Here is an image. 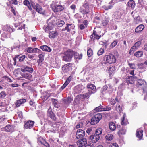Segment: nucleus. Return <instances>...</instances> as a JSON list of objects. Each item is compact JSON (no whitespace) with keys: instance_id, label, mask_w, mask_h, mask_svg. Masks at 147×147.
Wrapping results in <instances>:
<instances>
[{"instance_id":"nucleus-1","label":"nucleus","mask_w":147,"mask_h":147,"mask_svg":"<svg viewBox=\"0 0 147 147\" xmlns=\"http://www.w3.org/2000/svg\"><path fill=\"white\" fill-rule=\"evenodd\" d=\"M116 59L114 56L112 54L106 55L105 56L103 61L101 62L103 66L108 65L109 64L115 63Z\"/></svg>"},{"instance_id":"nucleus-2","label":"nucleus","mask_w":147,"mask_h":147,"mask_svg":"<svg viewBox=\"0 0 147 147\" xmlns=\"http://www.w3.org/2000/svg\"><path fill=\"white\" fill-rule=\"evenodd\" d=\"M74 54V52L70 50L66 51L63 53L64 55L63 57V60L65 61H70Z\"/></svg>"},{"instance_id":"nucleus-3","label":"nucleus","mask_w":147,"mask_h":147,"mask_svg":"<svg viewBox=\"0 0 147 147\" xmlns=\"http://www.w3.org/2000/svg\"><path fill=\"white\" fill-rule=\"evenodd\" d=\"M88 3H85L79 9V12L82 14L85 15L88 13L89 12Z\"/></svg>"},{"instance_id":"nucleus-4","label":"nucleus","mask_w":147,"mask_h":147,"mask_svg":"<svg viewBox=\"0 0 147 147\" xmlns=\"http://www.w3.org/2000/svg\"><path fill=\"white\" fill-rule=\"evenodd\" d=\"M102 115L100 113H98L95 115L91 119L90 124L94 125L98 123L102 119Z\"/></svg>"},{"instance_id":"nucleus-5","label":"nucleus","mask_w":147,"mask_h":147,"mask_svg":"<svg viewBox=\"0 0 147 147\" xmlns=\"http://www.w3.org/2000/svg\"><path fill=\"white\" fill-rule=\"evenodd\" d=\"M136 85L138 87L141 86L143 89L144 92H145L146 90H147V85L146 82L143 80L138 79Z\"/></svg>"},{"instance_id":"nucleus-6","label":"nucleus","mask_w":147,"mask_h":147,"mask_svg":"<svg viewBox=\"0 0 147 147\" xmlns=\"http://www.w3.org/2000/svg\"><path fill=\"white\" fill-rule=\"evenodd\" d=\"M101 35H99L98 34L96 31L93 30L92 34L90 36V41L94 42L95 40H98L101 38Z\"/></svg>"},{"instance_id":"nucleus-7","label":"nucleus","mask_w":147,"mask_h":147,"mask_svg":"<svg viewBox=\"0 0 147 147\" xmlns=\"http://www.w3.org/2000/svg\"><path fill=\"white\" fill-rule=\"evenodd\" d=\"M51 8L54 12H60L63 9L62 6L58 5L56 4H52L51 5Z\"/></svg>"},{"instance_id":"nucleus-8","label":"nucleus","mask_w":147,"mask_h":147,"mask_svg":"<svg viewBox=\"0 0 147 147\" xmlns=\"http://www.w3.org/2000/svg\"><path fill=\"white\" fill-rule=\"evenodd\" d=\"M77 145L79 147H82L85 146L87 143L86 139L85 138L80 139L77 142Z\"/></svg>"},{"instance_id":"nucleus-9","label":"nucleus","mask_w":147,"mask_h":147,"mask_svg":"<svg viewBox=\"0 0 147 147\" xmlns=\"http://www.w3.org/2000/svg\"><path fill=\"white\" fill-rule=\"evenodd\" d=\"M85 131L81 129H78L76 135V138L78 139L82 138L85 136Z\"/></svg>"},{"instance_id":"nucleus-10","label":"nucleus","mask_w":147,"mask_h":147,"mask_svg":"<svg viewBox=\"0 0 147 147\" xmlns=\"http://www.w3.org/2000/svg\"><path fill=\"white\" fill-rule=\"evenodd\" d=\"M34 123V121L29 120L25 123L24 127L25 129H31L33 127Z\"/></svg>"},{"instance_id":"nucleus-11","label":"nucleus","mask_w":147,"mask_h":147,"mask_svg":"<svg viewBox=\"0 0 147 147\" xmlns=\"http://www.w3.org/2000/svg\"><path fill=\"white\" fill-rule=\"evenodd\" d=\"M47 115L48 117H49L53 120H54L55 119V115L52 111V109L50 106L47 111Z\"/></svg>"},{"instance_id":"nucleus-12","label":"nucleus","mask_w":147,"mask_h":147,"mask_svg":"<svg viewBox=\"0 0 147 147\" xmlns=\"http://www.w3.org/2000/svg\"><path fill=\"white\" fill-rule=\"evenodd\" d=\"M53 25H57L59 26H62L64 24L65 22L63 20L59 19H56L53 20Z\"/></svg>"},{"instance_id":"nucleus-13","label":"nucleus","mask_w":147,"mask_h":147,"mask_svg":"<svg viewBox=\"0 0 147 147\" xmlns=\"http://www.w3.org/2000/svg\"><path fill=\"white\" fill-rule=\"evenodd\" d=\"M100 138V136H97L94 134L90 136L89 139L91 140L92 143H95L99 140Z\"/></svg>"},{"instance_id":"nucleus-14","label":"nucleus","mask_w":147,"mask_h":147,"mask_svg":"<svg viewBox=\"0 0 147 147\" xmlns=\"http://www.w3.org/2000/svg\"><path fill=\"white\" fill-rule=\"evenodd\" d=\"M33 8L35 9L38 13L40 14L43 13L42 8V7L38 4H33L32 5Z\"/></svg>"},{"instance_id":"nucleus-15","label":"nucleus","mask_w":147,"mask_h":147,"mask_svg":"<svg viewBox=\"0 0 147 147\" xmlns=\"http://www.w3.org/2000/svg\"><path fill=\"white\" fill-rule=\"evenodd\" d=\"M121 71L123 73H125L126 74H128L129 73L130 74L134 76V70H130L129 68H123L121 69Z\"/></svg>"},{"instance_id":"nucleus-16","label":"nucleus","mask_w":147,"mask_h":147,"mask_svg":"<svg viewBox=\"0 0 147 147\" xmlns=\"http://www.w3.org/2000/svg\"><path fill=\"white\" fill-rule=\"evenodd\" d=\"M74 24H67V26L64 28L62 29V31H67V32H70L71 30H73L74 28Z\"/></svg>"},{"instance_id":"nucleus-17","label":"nucleus","mask_w":147,"mask_h":147,"mask_svg":"<svg viewBox=\"0 0 147 147\" xmlns=\"http://www.w3.org/2000/svg\"><path fill=\"white\" fill-rule=\"evenodd\" d=\"M58 35V32L56 31L49 32V37L51 39L56 38Z\"/></svg>"},{"instance_id":"nucleus-18","label":"nucleus","mask_w":147,"mask_h":147,"mask_svg":"<svg viewBox=\"0 0 147 147\" xmlns=\"http://www.w3.org/2000/svg\"><path fill=\"white\" fill-rule=\"evenodd\" d=\"M54 25H53V23H49L47 26H45L43 28L46 32H49L50 30L52 29Z\"/></svg>"},{"instance_id":"nucleus-19","label":"nucleus","mask_w":147,"mask_h":147,"mask_svg":"<svg viewBox=\"0 0 147 147\" xmlns=\"http://www.w3.org/2000/svg\"><path fill=\"white\" fill-rule=\"evenodd\" d=\"M14 26L16 28H18V30H22L25 28V24H22V22H19L18 23L14 24Z\"/></svg>"},{"instance_id":"nucleus-20","label":"nucleus","mask_w":147,"mask_h":147,"mask_svg":"<svg viewBox=\"0 0 147 147\" xmlns=\"http://www.w3.org/2000/svg\"><path fill=\"white\" fill-rule=\"evenodd\" d=\"M126 117V114L124 113L121 119V124L122 125H126L128 123L127 120L125 119Z\"/></svg>"},{"instance_id":"nucleus-21","label":"nucleus","mask_w":147,"mask_h":147,"mask_svg":"<svg viewBox=\"0 0 147 147\" xmlns=\"http://www.w3.org/2000/svg\"><path fill=\"white\" fill-rule=\"evenodd\" d=\"M143 132V131L140 128L138 129L137 130L136 133V136L140 140L142 138Z\"/></svg>"},{"instance_id":"nucleus-22","label":"nucleus","mask_w":147,"mask_h":147,"mask_svg":"<svg viewBox=\"0 0 147 147\" xmlns=\"http://www.w3.org/2000/svg\"><path fill=\"white\" fill-rule=\"evenodd\" d=\"M26 102V100L22 99L18 100L15 103V105L17 107H20L21 105L24 103Z\"/></svg>"},{"instance_id":"nucleus-23","label":"nucleus","mask_w":147,"mask_h":147,"mask_svg":"<svg viewBox=\"0 0 147 147\" xmlns=\"http://www.w3.org/2000/svg\"><path fill=\"white\" fill-rule=\"evenodd\" d=\"M21 71L23 72H24L26 71H27L29 73H32L33 71V69L32 67H29L26 66H24V69H21Z\"/></svg>"},{"instance_id":"nucleus-24","label":"nucleus","mask_w":147,"mask_h":147,"mask_svg":"<svg viewBox=\"0 0 147 147\" xmlns=\"http://www.w3.org/2000/svg\"><path fill=\"white\" fill-rule=\"evenodd\" d=\"M87 87L89 89V90H92V92H96V87L94 85L89 83L87 84Z\"/></svg>"},{"instance_id":"nucleus-25","label":"nucleus","mask_w":147,"mask_h":147,"mask_svg":"<svg viewBox=\"0 0 147 147\" xmlns=\"http://www.w3.org/2000/svg\"><path fill=\"white\" fill-rule=\"evenodd\" d=\"M144 28L143 24H140L135 29V32L136 33H139L142 31Z\"/></svg>"},{"instance_id":"nucleus-26","label":"nucleus","mask_w":147,"mask_h":147,"mask_svg":"<svg viewBox=\"0 0 147 147\" xmlns=\"http://www.w3.org/2000/svg\"><path fill=\"white\" fill-rule=\"evenodd\" d=\"M45 54L44 53L40 54L38 55L39 59L37 61V62L38 65L41 63L44 60Z\"/></svg>"},{"instance_id":"nucleus-27","label":"nucleus","mask_w":147,"mask_h":147,"mask_svg":"<svg viewBox=\"0 0 147 147\" xmlns=\"http://www.w3.org/2000/svg\"><path fill=\"white\" fill-rule=\"evenodd\" d=\"M51 100L55 107L56 108H58L60 107V104L56 99L52 98Z\"/></svg>"},{"instance_id":"nucleus-28","label":"nucleus","mask_w":147,"mask_h":147,"mask_svg":"<svg viewBox=\"0 0 147 147\" xmlns=\"http://www.w3.org/2000/svg\"><path fill=\"white\" fill-rule=\"evenodd\" d=\"M141 44V42L140 40L136 42L132 47V49H134L135 50L138 49L140 47Z\"/></svg>"},{"instance_id":"nucleus-29","label":"nucleus","mask_w":147,"mask_h":147,"mask_svg":"<svg viewBox=\"0 0 147 147\" xmlns=\"http://www.w3.org/2000/svg\"><path fill=\"white\" fill-rule=\"evenodd\" d=\"M127 6L131 9H133L135 6L134 1L133 0H130L127 3Z\"/></svg>"},{"instance_id":"nucleus-30","label":"nucleus","mask_w":147,"mask_h":147,"mask_svg":"<svg viewBox=\"0 0 147 147\" xmlns=\"http://www.w3.org/2000/svg\"><path fill=\"white\" fill-rule=\"evenodd\" d=\"M40 48L44 51L50 52L51 51V49L47 45L40 46Z\"/></svg>"},{"instance_id":"nucleus-31","label":"nucleus","mask_w":147,"mask_h":147,"mask_svg":"<svg viewBox=\"0 0 147 147\" xmlns=\"http://www.w3.org/2000/svg\"><path fill=\"white\" fill-rule=\"evenodd\" d=\"M109 129L111 131H113L115 129L116 125L114 123L109 122Z\"/></svg>"},{"instance_id":"nucleus-32","label":"nucleus","mask_w":147,"mask_h":147,"mask_svg":"<svg viewBox=\"0 0 147 147\" xmlns=\"http://www.w3.org/2000/svg\"><path fill=\"white\" fill-rule=\"evenodd\" d=\"M22 76L24 78L29 80H31L32 77V75L30 74H23Z\"/></svg>"},{"instance_id":"nucleus-33","label":"nucleus","mask_w":147,"mask_h":147,"mask_svg":"<svg viewBox=\"0 0 147 147\" xmlns=\"http://www.w3.org/2000/svg\"><path fill=\"white\" fill-rule=\"evenodd\" d=\"M5 129L7 132L12 131L13 128L12 126L10 125H7L5 127Z\"/></svg>"},{"instance_id":"nucleus-34","label":"nucleus","mask_w":147,"mask_h":147,"mask_svg":"<svg viewBox=\"0 0 147 147\" xmlns=\"http://www.w3.org/2000/svg\"><path fill=\"white\" fill-rule=\"evenodd\" d=\"M126 132V128L125 127H122L119 131L118 134L119 135L125 134Z\"/></svg>"},{"instance_id":"nucleus-35","label":"nucleus","mask_w":147,"mask_h":147,"mask_svg":"<svg viewBox=\"0 0 147 147\" xmlns=\"http://www.w3.org/2000/svg\"><path fill=\"white\" fill-rule=\"evenodd\" d=\"M119 102V101L117 98L116 97L115 99L111 98L109 101V103L111 105H115L116 102Z\"/></svg>"},{"instance_id":"nucleus-36","label":"nucleus","mask_w":147,"mask_h":147,"mask_svg":"<svg viewBox=\"0 0 147 147\" xmlns=\"http://www.w3.org/2000/svg\"><path fill=\"white\" fill-rule=\"evenodd\" d=\"M113 136L111 134H108L105 136V139L107 141H109L112 140L113 139Z\"/></svg>"},{"instance_id":"nucleus-37","label":"nucleus","mask_w":147,"mask_h":147,"mask_svg":"<svg viewBox=\"0 0 147 147\" xmlns=\"http://www.w3.org/2000/svg\"><path fill=\"white\" fill-rule=\"evenodd\" d=\"M5 27L6 29L5 30L7 32H12L14 31L12 27H10L9 25H7Z\"/></svg>"},{"instance_id":"nucleus-38","label":"nucleus","mask_w":147,"mask_h":147,"mask_svg":"<svg viewBox=\"0 0 147 147\" xmlns=\"http://www.w3.org/2000/svg\"><path fill=\"white\" fill-rule=\"evenodd\" d=\"M102 129L101 128H98L95 131V133L94 134L96 135L100 136L102 133Z\"/></svg>"},{"instance_id":"nucleus-39","label":"nucleus","mask_w":147,"mask_h":147,"mask_svg":"<svg viewBox=\"0 0 147 147\" xmlns=\"http://www.w3.org/2000/svg\"><path fill=\"white\" fill-rule=\"evenodd\" d=\"M94 93L95 92H93L92 91H91L87 93L84 94V98H88L91 94Z\"/></svg>"},{"instance_id":"nucleus-40","label":"nucleus","mask_w":147,"mask_h":147,"mask_svg":"<svg viewBox=\"0 0 147 147\" xmlns=\"http://www.w3.org/2000/svg\"><path fill=\"white\" fill-rule=\"evenodd\" d=\"M143 55V53L142 51H138L136 52L134 54V55L138 57H141Z\"/></svg>"},{"instance_id":"nucleus-41","label":"nucleus","mask_w":147,"mask_h":147,"mask_svg":"<svg viewBox=\"0 0 147 147\" xmlns=\"http://www.w3.org/2000/svg\"><path fill=\"white\" fill-rule=\"evenodd\" d=\"M121 15L119 12H117L114 13V14L113 17L114 18L117 19H118L121 17Z\"/></svg>"},{"instance_id":"nucleus-42","label":"nucleus","mask_w":147,"mask_h":147,"mask_svg":"<svg viewBox=\"0 0 147 147\" xmlns=\"http://www.w3.org/2000/svg\"><path fill=\"white\" fill-rule=\"evenodd\" d=\"M115 109L117 111L119 112H121L122 111V107L118 103L116 104Z\"/></svg>"},{"instance_id":"nucleus-43","label":"nucleus","mask_w":147,"mask_h":147,"mask_svg":"<svg viewBox=\"0 0 147 147\" xmlns=\"http://www.w3.org/2000/svg\"><path fill=\"white\" fill-rule=\"evenodd\" d=\"M24 5L27 6L29 10H32V8L30 7V4L28 0H25L24 2Z\"/></svg>"},{"instance_id":"nucleus-44","label":"nucleus","mask_w":147,"mask_h":147,"mask_svg":"<svg viewBox=\"0 0 147 147\" xmlns=\"http://www.w3.org/2000/svg\"><path fill=\"white\" fill-rule=\"evenodd\" d=\"M135 12H134V11H133L131 13V14L133 15L132 16L133 18H134V20H136V22H138L140 20V17L138 16H135L134 15V13L135 14Z\"/></svg>"},{"instance_id":"nucleus-45","label":"nucleus","mask_w":147,"mask_h":147,"mask_svg":"<svg viewBox=\"0 0 147 147\" xmlns=\"http://www.w3.org/2000/svg\"><path fill=\"white\" fill-rule=\"evenodd\" d=\"M82 86V85H80L77 87V89L76 90V92H77L78 93H79L81 92L82 89V88H83Z\"/></svg>"},{"instance_id":"nucleus-46","label":"nucleus","mask_w":147,"mask_h":147,"mask_svg":"<svg viewBox=\"0 0 147 147\" xmlns=\"http://www.w3.org/2000/svg\"><path fill=\"white\" fill-rule=\"evenodd\" d=\"M103 106L100 105V106L96 108L94 110L97 112H100L103 111Z\"/></svg>"},{"instance_id":"nucleus-47","label":"nucleus","mask_w":147,"mask_h":147,"mask_svg":"<svg viewBox=\"0 0 147 147\" xmlns=\"http://www.w3.org/2000/svg\"><path fill=\"white\" fill-rule=\"evenodd\" d=\"M73 100V99L71 97H68L65 100V102L67 104H69Z\"/></svg>"},{"instance_id":"nucleus-48","label":"nucleus","mask_w":147,"mask_h":147,"mask_svg":"<svg viewBox=\"0 0 147 147\" xmlns=\"http://www.w3.org/2000/svg\"><path fill=\"white\" fill-rule=\"evenodd\" d=\"M72 65L71 63H69L66 64L63 67V68L67 70L69 67H70Z\"/></svg>"},{"instance_id":"nucleus-49","label":"nucleus","mask_w":147,"mask_h":147,"mask_svg":"<svg viewBox=\"0 0 147 147\" xmlns=\"http://www.w3.org/2000/svg\"><path fill=\"white\" fill-rule=\"evenodd\" d=\"M41 52V51L37 48H33V53H40Z\"/></svg>"},{"instance_id":"nucleus-50","label":"nucleus","mask_w":147,"mask_h":147,"mask_svg":"<svg viewBox=\"0 0 147 147\" xmlns=\"http://www.w3.org/2000/svg\"><path fill=\"white\" fill-rule=\"evenodd\" d=\"M93 55V51L90 48L87 51V55L88 57H90Z\"/></svg>"},{"instance_id":"nucleus-51","label":"nucleus","mask_w":147,"mask_h":147,"mask_svg":"<svg viewBox=\"0 0 147 147\" xmlns=\"http://www.w3.org/2000/svg\"><path fill=\"white\" fill-rule=\"evenodd\" d=\"M137 65L138 67L137 69H144V64L142 63L137 64Z\"/></svg>"},{"instance_id":"nucleus-52","label":"nucleus","mask_w":147,"mask_h":147,"mask_svg":"<svg viewBox=\"0 0 147 147\" xmlns=\"http://www.w3.org/2000/svg\"><path fill=\"white\" fill-rule=\"evenodd\" d=\"M128 65L130 69H136L135 64L131 63H128Z\"/></svg>"},{"instance_id":"nucleus-53","label":"nucleus","mask_w":147,"mask_h":147,"mask_svg":"<svg viewBox=\"0 0 147 147\" xmlns=\"http://www.w3.org/2000/svg\"><path fill=\"white\" fill-rule=\"evenodd\" d=\"M115 70V67L114 66L110 67L108 69V71L110 73H113Z\"/></svg>"},{"instance_id":"nucleus-54","label":"nucleus","mask_w":147,"mask_h":147,"mask_svg":"<svg viewBox=\"0 0 147 147\" xmlns=\"http://www.w3.org/2000/svg\"><path fill=\"white\" fill-rule=\"evenodd\" d=\"M118 43V41L117 40H114V41L111 44L110 46L112 47H115L117 45Z\"/></svg>"},{"instance_id":"nucleus-55","label":"nucleus","mask_w":147,"mask_h":147,"mask_svg":"<svg viewBox=\"0 0 147 147\" xmlns=\"http://www.w3.org/2000/svg\"><path fill=\"white\" fill-rule=\"evenodd\" d=\"M111 109L110 107L106 106V107H103V111H109Z\"/></svg>"},{"instance_id":"nucleus-56","label":"nucleus","mask_w":147,"mask_h":147,"mask_svg":"<svg viewBox=\"0 0 147 147\" xmlns=\"http://www.w3.org/2000/svg\"><path fill=\"white\" fill-rule=\"evenodd\" d=\"M44 140H43L42 138H39L38 140V143L39 144H43Z\"/></svg>"},{"instance_id":"nucleus-57","label":"nucleus","mask_w":147,"mask_h":147,"mask_svg":"<svg viewBox=\"0 0 147 147\" xmlns=\"http://www.w3.org/2000/svg\"><path fill=\"white\" fill-rule=\"evenodd\" d=\"M104 49H103L101 48L98 51L97 54L99 56L102 55L104 53Z\"/></svg>"},{"instance_id":"nucleus-58","label":"nucleus","mask_w":147,"mask_h":147,"mask_svg":"<svg viewBox=\"0 0 147 147\" xmlns=\"http://www.w3.org/2000/svg\"><path fill=\"white\" fill-rule=\"evenodd\" d=\"M107 88L108 86H107L106 85L104 86L101 89V92L102 93L105 91L107 90Z\"/></svg>"},{"instance_id":"nucleus-59","label":"nucleus","mask_w":147,"mask_h":147,"mask_svg":"<svg viewBox=\"0 0 147 147\" xmlns=\"http://www.w3.org/2000/svg\"><path fill=\"white\" fill-rule=\"evenodd\" d=\"M33 48L32 47H28L27 49V51L29 53H32L33 52Z\"/></svg>"},{"instance_id":"nucleus-60","label":"nucleus","mask_w":147,"mask_h":147,"mask_svg":"<svg viewBox=\"0 0 147 147\" xmlns=\"http://www.w3.org/2000/svg\"><path fill=\"white\" fill-rule=\"evenodd\" d=\"M6 95V94L4 91L0 93V98L5 97Z\"/></svg>"},{"instance_id":"nucleus-61","label":"nucleus","mask_w":147,"mask_h":147,"mask_svg":"<svg viewBox=\"0 0 147 147\" xmlns=\"http://www.w3.org/2000/svg\"><path fill=\"white\" fill-rule=\"evenodd\" d=\"M138 3L142 7L144 6L145 2L143 0H138Z\"/></svg>"},{"instance_id":"nucleus-62","label":"nucleus","mask_w":147,"mask_h":147,"mask_svg":"<svg viewBox=\"0 0 147 147\" xmlns=\"http://www.w3.org/2000/svg\"><path fill=\"white\" fill-rule=\"evenodd\" d=\"M26 57L25 55H24L21 56L19 59V60L21 62L24 60Z\"/></svg>"},{"instance_id":"nucleus-63","label":"nucleus","mask_w":147,"mask_h":147,"mask_svg":"<svg viewBox=\"0 0 147 147\" xmlns=\"http://www.w3.org/2000/svg\"><path fill=\"white\" fill-rule=\"evenodd\" d=\"M17 114L18 115L19 117L20 118H22V113L21 111H18L17 113Z\"/></svg>"},{"instance_id":"nucleus-64","label":"nucleus","mask_w":147,"mask_h":147,"mask_svg":"<svg viewBox=\"0 0 147 147\" xmlns=\"http://www.w3.org/2000/svg\"><path fill=\"white\" fill-rule=\"evenodd\" d=\"M86 147H94V145L92 143H88L85 146Z\"/></svg>"}]
</instances>
